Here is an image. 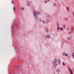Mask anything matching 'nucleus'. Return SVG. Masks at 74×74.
Returning <instances> with one entry per match:
<instances>
[{"instance_id": "412c9836", "label": "nucleus", "mask_w": 74, "mask_h": 74, "mask_svg": "<svg viewBox=\"0 0 74 74\" xmlns=\"http://www.w3.org/2000/svg\"><path fill=\"white\" fill-rule=\"evenodd\" d=\"M58 61H59V62L60 63V60H58Z\"/></svg>"}, {"instance_id": "c85d7f7f", "label": "nucleus", "mask_w": 74, "mask_h": 74, "mask_svg": "<svg viewBox=\"0 0 74 74\" xmlns=\"http://www.w3.org/2000/svg\"><path fill=\"white\" fill-rule=\"evenodd\" d=\"M71 30H73V28H71Z\"/></svg>"}, {"instance_id": "f704fd0d", "label": "nucleus", "mask_w": 74, "mask_h": 74, "mask_svg": "<svg viewBox=\"0 0 74 74\" xmlns=\"http://www.w3.org/2000/svg\"><path fill=\"white\" fill-rule=\"evenodd\" d=\"M39 21H41V20H40Z\"/></svg>"}, {"instance_id": "4468645a", "label": "nucleus", "mask_w": 74, "mask_h": 74, "mask_svg": "<svg viewBox=\"0 0 74 74\" xmlns=\"http://www.w3.org/2000/svg\"><path fill=\"white\" fill-rule=\"evenodd\" d=\"M65 53H65V52L63 54V56H64V55H65Z\"/></svg>"}, {"instance_id": "72a5a7b5", "label": "nucleus", "mask_w": 74, "mask_h": 74, "mask_svg": "<svg viewBox=\"0 0 74 74\" xmlns=\"http://www.w3.org/2000/svg\"><path fill=\"white\" fill-rule=\"evenodd\" d=\"M15 49H16V47H15Z\"/></svg>"}, {"instance_id": "a211bd4d", "label": "nucleus", "mask_w": 74, "mask_h": 74, "mask_svg": "<svg viewBox=\"0 0 74 74\" xmlns=\"http://www.w3.org/2000/svg\"><path fill=\"white\" fill-rule=\"evenodd\" d=\"M43 23H44L45 24V22H44V21H42Z\"/></svg>"}, {"instance_id": "dca6fc26", "label": "nucleus", "mask_w": 74, "mask_h": 74, "mask_svg": "<svg viewBox=\"0 0 74 74\" xmlns=\"http://www.w3.org/2000/svg\"><path fill=\"white\" fill-rule=\"evenodd\" d=\"M46 31L47 32H48V29H46Z\"/></svg>"}, {"instance_id": "9d476101", "label": "nucleus", "mask_w": 74, "mask_h": 74, "mask_svg": "<svg viewBox=\"0 0 74 74\" xmlns=\"http://www.w3.org/2000/svg\"><path fill=\"white\" fill-rule=\"evenodd\" d=\"M13 10L14 11H15V7H14V8Z\"/></svg>"}, {"instance_id": "423d86ee", "label": "nucleus", "mask_w": 74, "mask_h": 74, "mask_svg": "<svg viewBox=\"0 0 74 74\" xmlns=\"http://www.w3.org/2000/svg\"><path fill=\"white\" fill-rule=\"evenodd\" d=\"M71 74H73V71H72V70H71V69L69 68V70Z\"/></svg>"}, {"instance_id": "0eeeda50", "label": "nucleus", "mask_w": 74, "mask_h": 74, "mask_svg": "<svg viewBox=\"0 0 74 74\" xmlns=\"http://www.w3.org/2000/svg\"><path fill=\"white\" fill-rule=\"evenodd\" d=\"M58 30L59 31V29H60V27L59 26H57Z\"/></svg>"}, {"instance_id": "e433bc0d", "label": "nucleus", "mask_w": 74, "mask_h": 74, "mask_svg": "<svg viewBox=\"0 0 74 74\" xmlns=\"http://www.w3.org/2000/svg\"><path fill=\"white\" fill-rule=\"evenodd\" d=\"M18 60H19V59H18Z\"/></svg>"}, {"instance_id": "bb28decb", "label": "nucleus", "mask_w": 74, "mask_h": 74, "mask_svg": "<svg viewBox=\"0 0 74 74\" xmlns=\"http://www.w3.org/2000/svg\"><path fill=\"white\" fill-rule=\"evenodd\" d=\"M63 27H65V28H66V26H63Z\"/></svg>"}, {"instance_id": "20e7f679", "label": "nucleus", "mask_w": 74, "mask_h": 74, "mask_svg": "<svg viewBox=\"0 0 74 74\" xmlns=\"http://www.w3.org/2000/svg\"><path fill=\"white\" fill-rule=\"evenodd\" d=\"M22 67V66H18L16 67V68L17 69H19V68H20V67Z\"/></svg>"}, {"instance_id": "b1692460", "label": "nucleus", "mask_w": 74, "mask_h": 74, "mask_svg": "<svg viewBox=\"0 0 74 74\" xmlns=\"http://www.w3.org/2000/svg\"><path fill=\"white\" fill-rule=\"evenodd\" d=\"M23 9H24L23 8H22V10H23Z\"/></svg>"}, {"instance_id": "2eb2a0df", "label": "nucleus", "mask_w": 74, "mask_h": 74, "mask_svg": "<svg viewBox=\"0 0 74 74\" xmlns=\"http://www.w3.org/2000/svg\"><path fill=\"white\" fill-rule=\"evenodd\" d=\"M73 55H72V56L73 57V58H74V53H73Z\"/></svg>"}, {"instance_id": "f8f14e48", "label": "nucleus", "mask_w": 74, "mask_h": 74, "mask_svg": "<svg viewBox=\"0 0 74 74\" xmlns=\"http://www.w3.org/2000/svg\"><path fill=\"white\" fill-rule=\"evenodd\" d=\"M67 11H69V8L68 7H67Z\"/></svg>"}, {"instance_id": "aec40b11", "label": "nucleus", "mask_w": 74, "mask_h": 74, "mask_svg": "<svg viewBox=\"0 0 74 74\" xmlns=\"http://www.w3.org/2000/svg\"><path fill=\"white\" fill-rule=\"evenodd\" d=\"M56 5V4H54L53 5V6H55Z\"/></svg>"}, {"instance_id": "c9c22d12", "label": "nucleus", "mask_w": 74, "mask_h": 74, "mask_svg": "<svg viewBox=\"0 0 74 74\" xmlns=\"http://www.w3.org/2000/svg\"><path fill=\"white\" fill-rule=\"evenodd\" d=\"M29 3H30V2H29Z\"/></svg>"}, {"instance_id": "4be33fe9", "label": "nucleus", "mask_w": 74, "mask_h": 74, "mask_svg": "<svg viewBox=\"0 0 74 74\" xmlns=\"http://www.w3.org/2000/svg\"><path fill=\"white\" fill-rule=\"evenodd\" d=\"M12 4H14V2L13 1H12Z\"/></svg>"}, {"instance_id": "a878e982", "label": "nucleus", "mask_w": 74, "mask_h": 74, "mask_svg": "<svg viewBox=\"0 0 74 74\" xmlns=\"http://www.w3.org/2000/svg\"><path fill=\"white\" fill-rule=\"evenodd\" d=\"M57 70L59 72V69H58Z\"/></svg>"}, {"instance_id": "6e6552de", "label": "nucleus", "mask_w": 74, "mask_h": 74, "mask_svg": "<svg viewBox=\"0 0 74 74\" xmlns=\"http://www.w3.org/2000/svg\"><path fill=\"white\" fill-rule=\"evenodd\" d=\"M61 30H63V28L61 27L60 28Z\"/></svg>"}, {"instance_id": "ddd939ff", "label": "nucleus", "mask_w": 74, "mask_h": 74, "mask_svg": "<svg viewBox=\"0 0 74 74\" xmlns=\"http://www.w3.org/2000/svg\"><path fill=\"white\" fill-rule=\"evenodd\" d=\"M65 55V56H68V55L67 54H66Z\"/></svg>"}, {"instance_id": "2f4dec72", "label": "nucleus", "mask_w": 74, "mask_h": 74, "mask_svg": "<svg viewBox=\"0 0 74 74\" xmlns=\"http://www.w3.org/2000/svg\"><path fill=\"white\" fill-rule=\"evenodd\" d=\"M14 34H12V36H14Z\"/></svg>"}, {"instance_id": "cd10ccee", "label": "nucleus", "mask_w": 74, "mask_h": 74, "mask_svg": "<svg viewBox=\"0 0 74 74\" xmlns=\"http://www.w3.org/2000/svg\"><path fill=\"white\" fill-rule=\"evenodd\" d=\"M67 30H69V28H68L67 29Z\"/></svg>"}, {"instance_id": "c756f323", "label": "nucleus", "mask_w": 74, "mask_h": 74, "mask_svg": "<svg viewBox=\"0 0 74 74\" xmlns=\"http://www.w3.org/2000/svg\"><path fill=\"white\" fill-rule=\"evenodd\" d=\"M68 40H70V38H68Z\"/></svg>"}, {"instance_id": "1a4fd4ad", "label": "nucleus", "mask_w": 74, "mask_h": 74, "mask_svg": "<svg viewBox=\"0 0 74 74\" xmlns=\"http://www.w3.org/2000/svg\"><path fill=\"white\" fill-rule=\"evenodd\" d=\"M62 64L64 66H65V64L64 63V62H62Z\"/></svg>"}, {"instance_id": "7ed1b4c3", "label": "nucleus", "mask_w": 74, "mask_h": 74, "mask_svg": "<svg viewBox=\"0 0 74 74\" xmlns=\"http://www.w3.org/2000/svg\"><path fill=\"white\" fill-rule=\"evenodd\" d=\"M45 38H49V35H47L46 36H45Z\"/></svg>"}, {"instance_id": "7c9ffc66", "label": "nucleus", "mask_w": 74, "mask_h": 74, "mask_svg": "<svg viewBox=\"0 0 74 74\" xmlns=\"http://www.w3.org/2000/svg\"><path fill=\"white\" fill-rule=\"evenodd\" d=\"M12 32H13V31L12 30Z\"/></svg>"}, {"instance_id": "f3484780", "label": "nucleus", "mask_w": 74, "mask_h": 74, "mask_svg": "<svg viewBox=\"0 0 74 74\" xmlns=\"http://www.w3.org/2000/svg\"><path fill=\"white\" fill-rule=\"evenodd\" d=\"M57 26H59V24H58V23H57Z\"/></svg>"}, {"instance_id": "473e14b6", "label": "nucleus", "mask_w": 74, "mask_h": 74, "mask_svg": "<svg viewBox=\"0 0 74 74\" xmlns=\"http://www.w3.org/2000/svg\"><path fill=\"white\" fill-rule=\"evenodd\" d=\"M56 65H58V64H56Z\"/></svg>"}, {"instance_id": "5701e85b", "label": "nucleus", "mask_w": 74, "mask_h": 74, "mask_svg": "<svg viewBox=\"0 0 74 74\" xmlns=\"http://www.w3.org/2000/svg\"><path fill=\"white\" fill-rule=\"evenodd\" d=\"M27 5H28V6H29V4H28V3H27Z\"/></svg>"}, {"instance_id": "6ab92c4d", "label": "nucleus", "mask_w": 74, "mask_h": 74, "mask_svg": "<svg viewBox=\"0 0 74 74\" xmlns=\"http://www.w3.org/2000/svg\"><path fill=\"white\" fill-rule=\"evenodd\" d=\"M68 33L69 34H71V32H69Z\"/></svg>"}, {"instance_id": "f257e3e1", "label": "nucleus", "mask_w": 74, "mask_h": 74, "mask_svg": "<svg viewBox=\"0 0 74 74\" xmlns=\"http://www.w3.org/2000/svg\"><path fill=\"white\" fill-rule=\"evenodd\" d=\"M56 62H57V60H56V59H55L54 60V62H53L55 68H56V67L55 66V64H56Z\"/></svg>"}, {"instance_id": "39448f33", "label": "nucleus", "mask_w": 74, "mask_h": 74, "mask_svg": "<svg viewBox=\"0 0 74 74\" xmlns=\"http://www.w3.org/2000/svg\"><path fill=\"white\" fill-rule=\"evenodd\" d=\"M16 25V24H15V23H13V24L12 26V29H13V27H14V26Z\"/></svg>"}, {"instance_id": "393cba45", "label": "nucleus", "mask_w": 74, "mask_h": 74, "mask_svg": "<svg viewBox=\"0 0 74 74\" xmlns=\"http://www.w3.org/2000/svg\"><path fill=\"white\" fill-rule=\"evenodd\" d=\"M45 3H47V1H45Z\"/></svg>"}, {"instance_id": "f03ea898", "label": "nucleus", "mask_w": 74, "mask_h": 74, "mask_svg": "<svg viewBox=\"0 0 74 74\" xmlns=\"http://www.w3.org/2000/svg\"><path fill=\"white\" fill-rule=\"evenodd\" d=\"M34 16H36V18L37 19V15L36 14V12L35 11L33 13Z\"/></svg>"}, {"instance_id": "9b49d317", "label": "nucleus", "mask_w": 74, "mask_h": 74, "mask_svg": "<svg viewBox=\"0 0 74 74\" xmlns=\"http://www.w3.org/2000/svg\"><path fill=\"white\" fill-rule=\"evenodd\" d=\"M36 14H40V13L39 12H38L36 13Z\"/></svg>"}]
</instances>
